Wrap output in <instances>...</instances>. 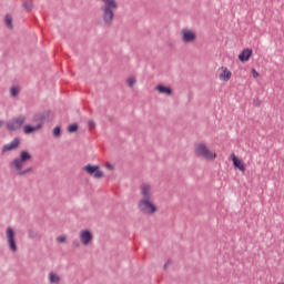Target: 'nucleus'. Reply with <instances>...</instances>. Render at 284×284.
<instances>
[{
	"label": "nucleus",
	"mask_w": 284,
	"mask_h": 284,
	"mask_svg": "<svg viewBox=\"0 0 284 284\" xmlns=\"http://www.w3.org/2000/svg\"><path fill=\"white\" fill-rule=\"evenodd\" d=\"M49 281L50 283H59V281H61V277H59V275H57L55 273L51 272L49 273Z\"/></svg>",
	"instance_id": "obj_19"
},
{
	"label": "nucleus",
	"mask_w": 284,
	"mask_h": 284,
	"mask_svg": "<svg viewBox=\"0 0 284 284\" xmlns=\"http://www.w3.org/2000/svg\"><path fill=\"white\" fill-rule=\"evenodd\" d=\"M20 143H21V140L19 138H14L10 143L4 144L2 146V154H4V152H11V150H17Z\"/></svg>",
	"instance_id": "obj_9"
},
{
	"label": "nucleus",
	"mask_w": 284,
	"mask_h": 284,
	"mask_svg": "<svg viewBox=\"0 0 284 284\" xmlns=\"http://www.w3.org/2000/svg\"><path fill=\"white\" fill-rule=\"evenodd\" d=\"M7 234V243L9 246V250L11 252H17L18 247H17V241L14 240V230H12V227H8L6 231Z\"/></svg>",
	"instance_id": "obj_7"
},
{
	"label": "nucleus",
	"mask_w": 284,
	"mask_h": 284,
	"mask_svg": "<svg viewBox=\"0 0 284 284\" xmlns=\"http://www.w3.org/2000/svg\"><path fill=\"white\" fill-rule=\"evenodd\" d=\"M252 74H253V79H256V78L261 77V73H258L256 71V69H252Z\"/></svg>",
	"instance_id": "obj_27"
},
{
	"label": "nucleus",
	"mask_w": 284,
	"mask_h": 284,
	"mask_svg": "<svg viewBox=\"0 0 284 284\" xmlns=\"http://www.w3.org/2000/svg\"><path fill=\"white\" fill-rule=\"evenodd\" d=\"M88 125H89V128L92 129V128H95L97 124L94 123V121L89 120V121H88Z\"/></svg>",
	"instance_id": "obj_30"
},
{
	"label": "nucleus",
	"mask_w": 284,
	"mask_h": 284,
	"mask_svg": "<svg viewBox=\"0 0 284 284\" xmlns=\"http://www.w3.org/2000/svg\"><path fill=\"white\" fill-rule=\"evenodd\" d=\"M251 58H252V49H244L239 55V59L242 61V63L250 61Z\"/></svg>",
	"instance_id": "obj_14"
},
{
	"label": "nucleus",
	"mask_w": 284,
	"mask_h": 284,
	"mask_svg": "<svg viewBox=\"0 0 284 284\" xmlns=\"http://www.w3.org/2000/svg\"><path fill=\"white\" fill-rule=\"evenodd\" d=\"M22 6L24 10H28V11L32 10V2L24 1Z\"/></svg>",
	"instance_id": "obj_26"
},
{
	"label": "nucleus",
	"mask_w": 284,
	"mask_h": 284,
	"mask_svg": "<svg viewBox=\"0 0 284 284\" xmlns=\"http://www.w3.org/2000/svg\"><path fill=\"white\" fill-rule=\"evenodd\" d=\"M223 72L220 74L221 81H230L232 79V71H229L226 67H222Z\"/></svg>",
	"instance_id": "obj_15"
},
{
	"label": "nucleus",
	"mask_w": 284,
	"mask_h": 284,
	"mask_svg": "<svg viewBox=\"0 0 284 284\" xmlns=\"http://www.w3.org/2000/svg\"><path fill=\"white\" fill-rule=\"evenodd\" d=\"M23 130H24V134H32V132H37V130H41V124H37L36 126L27 124L24 125Z\"/></svg>",
	"instance_id": "obj_17"
},
{
	"label": "nucleus",
	"mask_w": 284,
	"mask_h": 284,
	"mask_svg": "<svg viewBox=\"0 0 284 284\" xmlns=\"http://www.w3.org/2000/svg\"><path fill=\"white\" fill-rule=\"evenodd\" d=\"M34 121H38V125H41L43 128V123L50 119V111H43L41 113H38L34 115Z\"/></svg>",
	"instance_id": "obj_11"
},
{
	"label": "nucleus",
	"mask_w": 284,
	"mask_h": 284,
	"mask_svg": "<svg viewBox=\"0 0 284 284\" xmlns=\"http://www.w3.org/2000/svg\"><path fill=\"white\" fill-rule=\"evenodd\" d=\"M4 23L7 26V28H9V30H12L13 26H12V16L7 14L4 17Z\"/></svg>",
	"instance_id": "obj_20"
},
{
	"label": "nucleus",
	"mask_w": 284,
	"mask_h": 284,
	"mask_svg": "<svg viewBox=\"0 0 284 284\" xmlns=\"http://www.w3.org/2000/svg\"><path fill=\"white\" fill-rule=\"evenodd\" d=\"M0 128H3V121L0 120Z\"/></svg>",
	"instance_id": "obj_33"
},
{
	"label": "nucleus",
	"mask_w": 284,
	"mask_h": 284,
	"mask_svg": "<svg viewBox=\"0 0 284 284\" xmlns=\"http://www.w3.org/2000/svg\"><path fill=\"white\" fill-rule=\"evenodd\" d=\"M108 170H114V166L110 163L106 164Z\"/></svg>",
	"instance_id": "obj_31"
},
{
	"label": "nucleus",
	"mask_w": 284,
	"mask_h": 284,
	"mask_svg": "<svg viewBox=\"0 0 284 284\" xmlns=\"http://www.w3.org/2000/svg\"><path fill=\"white\" fill-rule=\"evenodd\" d=\"M57 241L58 243H65V236H58Z\"/></svg>",
	"instance_id": "obj_29"
},
{
	"label": "nucleus",
	"mask_w": 284,
	"mask_h": 284,
	"mask_svg": "<svg viewBox=\"0 0 284 284\" xmlns=\"http://www.w3.org/2000/svg\"><path fill=\"white\" fill-rule=\"evenodd\" d=\"M138 210L142 214H148L149 216H152V214H156L158 209L154 203H152V200H140L138 202Z\"/></svg>",
	"instance_id": "obj_2"
},
{
	"label": "nucleus",
	"mask_w": 284,
	"mask_h": 284,
	"mask_svg": "<svg viewBox=\"0 0 284 284\" xmlns=\"http://www.w3.org/2000/svg\"><path fill=\"white\" fill-rule=\"evenodd\" d=\"M195 156H202L203 159H216V153L212 154L205 144H197L195 146Z\"/></svg>",
	"instance_id": "obj_5"
},
{
	"label": "nucleus",
	"mask_w": 284,
	"mask_h": 284,
	"mask_svg": "<svg viewBox=\"0 0 284 284\" xmlns=\"http://www.w3.org/2000/svg\"><path fill=\"white\" fill-rule=\"evenodd\" d=\"M169 264H170V261H168V262L163 265V268L166 270Z\"/></svg>",
	"instance_id": "obj_32"
},
{
	"label": "nucleus",
	"mask_w": 284,
	"mask_h": 284,
	"mask_svg": "<svg viewBox=\"0 0 284 284\" xmlns=\"http://www.w3.org/2000/svg\"><path fill=\"white\" fill-rule=\"evenodd\" d=\"M53 136H55V139H59V136H61V126H55L53 129Z\"/></svg>",
	"instance_id": "obj_23"
},
{
	"label": "nucleus",
	"mask_w": 284,
	"mask_h": 284,
	"mask_svg": "<svg viewBox=\"0 0 284 284\" xmlns=\"http://www.w3.org/2000/svg\"><path fill=\"white\" fill-rule=\"evenodd\" d=\"M83 171L93 179H103V171L99 170V165L88 164L83 166Z\"/></svg>",
	"instance_id": "obj_6"
},
{
	"label": "nucleus",
	"mask_w": 284,
	"mask_h": 284,
	"mask_svg": "<svg viewBox=\"0 0 284 284\" xmlns=\"http://www.w3.org/2000/svg\"><path fill=\"white\" fill-rule=\"evenodd\" d=\"M72 247H81V243L79 242V240H74L73 242H72Z\"/></svg>",
	"instance_id": "obj_28"
},
{
	"label": "nucleus",
	"mask_w": 284,
	"mask_h": 284,
	"mask_svg": "<svg viewBox=\"0 0 284 284\" xmlns=\"http://www.w3.org/2000/svg\"><path fill=\"white\" fill-rule=\"evenodd\" d=\"M103 6L100 7V11L102 12V21L104 26L108 28L112 27L114 23V10L119 8V3L116 0H100Z\"/></svg>",
	"instance_id": "obj_1"
},
{
	"label": "nucleus",
	"mask_w": 284,
	"mask_h": 284,
	"mask_svg": "<svg viewBox=\"0 0 284 284\" xmlns=\"http://www.w3.org/2000/svg\"><path fill=\"white\" fill-rule=\"evenodd\" d=\"M26 123V116L20 115L18 118H13L9 122H7V130L10 132H17V130H21V126Z\"/></svg>",
	"instance_id": "obj_4"
},
{
	"label": "nucleus",
	"mask_w": 284,
	"mask_h": 284,
	"mask_svg": "<svg viewBox=\"0 0 284 284\" xmlns=\"http://www.w3.org/2000/svg\"><path fill=\"white\" fill-rule=\"evenodd\" d=\"M10 94L11 97H19V89L17 87H11Z\"/></svg>",
	"instance_id": "obj_22"
},
{
	"label": "nucleus",
	"mask_w": 284,
	"mask_h": 284,
	"mask_svg": "<svg viewBox=\"0 0 284 284\" xmlns=\"http://www.w3.org/2000/svg\"><path fill=\"white\" fill-rule=\"evenodd\" d=\"M234 168H237L240 172H245V164L234 153L231 155Z\"/></svg>",
	"instance_id": "obj_13"
},
{
	"label": "nucleus",
	"mask_w": 284,
	"mask_h": 284,
	"mask_svg": "<svg viewBox=\"0 0 284 284\" xmlns=\"http://www.w3.org/2000/svg\"><path fill=\"white\" fill-rule=\"evenodd\" d=\"M77 130H79V124L78 123H73V124H70L68 126V132H77Z\"/></svg>",
	"instance_id": "obj_21"
},
{
	"label": "nucleus",
	"mask_w": 284,
	"mask_h": 284,
	"mask_svg": "<svg viewBox=\"0 0 284 284\" xmlns=\"http://www.w3.org/2000/svg\"><path fill=\"white\" fill-rule=\"evenodd\" d=\"M34 170V168L29 166L26 170L21 169V170H16V172H18V176H26V174H30V172H32Z\"/></svg>",
	"instance_id": "obj_18"
},
{
	"label": "nucleus",
	"mask_w": 284,
	"mask_h": 284,
	"mask_svg": "<svg viewBox=\"0 0 284 284\" xmlns=\"http://www.w3.org/2000/svg\"><path fill=\"white\" fill-rule=\"evenodd\" d=\"M94 236L92 235V232L84 230L80 232V242L82 245H90V241H92Z\"/></svg>",
	"instance_id": "obj_10"
},
{
	"label": "nucleus",
	"mask_w": 284,
	"mask_h": 284,
	"mask_svg": "<svg viewBox=\"0 0 284 284\" xmlns=\"http://www.w3.org/2000/svg\"><path fill=\"white\" fill-rule=\"evenodd\" d=\"M155 90H158L160 94H168L169 97L172 94V89L170 87L159 84L155 87Z\"/></svg>",
	"instance_id": "obj_16"
},
{
	"label": "nucleus",
	"mask_w": 284,
	"mask_h": 284,
	"mask_svg": "<svg viewBox=\"0 0 284 284\" xmlns=\"http://www.w3.org/2000/svg\"><path fill=\"white\" fill-rule=\"evenodd\" d=\"M135 83H136V80H134V78L126 79V85H129V88H134Z\"/></svg>",
	"instance_id": "obj_24"
},
{
	"label": "nucleus",
	"mask_w": 284,
	"mask_h": 284,
	"mask_svg": "<svg viewBox=\"0 0 284 284\" xmlns=\"http://www.w3.org/2000/svg\"><path fill=\"white\" fill-rule=\"evenodd\" d=\"M141 201H152V186L150 184H142L140 186Z\"/></svg>",
	"instance_id": "obj_8"
},
{
	"label": "nucleus",
	"mask_w": 284,
	"mask_h": 284,
	"mask_svg": "<svg viewBox=\"0 0 284 284\" xmlns=\"http://www.w3.org/2000/svg\"><path fill=\"white\" fill-rule=\"evenodd\" d=\"M28 236H29V239H37V236H39V233H37V231H34V230H29Z\"/></svg>",
	"instance_id": "obj_25"
},
{
	"label": "nucleus",
	"mask_w": 284,
	"mask_h": 284,
	"mask_svg": "<svg viewBox=\"0 0 284 284\" xmlns=\"http://www.w3.org/2000/svg\"><path fill=\"white\" fill-rule=\"evenodd\" d=\"M196 39V34H194V32L184 29L182 30V41L183 43H192V41H194Z\"/></svg>",
	"instance_id": "obj_12"
},
{
	"label": "nucleus",
	"mask_w": 284,
	"mask_h": 284,
	"mask_svg": "<svg viewBox=\"0 0 284 284\" xmlns=\"http://www.w3.org/2000/svg\"><path fill=\"white\" fill-rule=\"evenodd\" d=\"M32 159V155L28 151H21L20 158L13 159L9 163V168H14V170H23V163L30 161Z\"/></svg>",
	"instance_id": "obj_3"
}]
</instances>
